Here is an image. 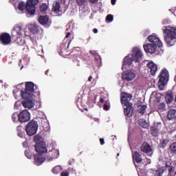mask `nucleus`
I'll return each instance as SVG.
<instances>
[{
	"label": "nucleus",
	"mask_w": 176,
	"mask_h": 176,
	"mask_svg": "<svg viewBox=\"0 0 176 176\" xmlns=\"http://www.w3.org/2000/svg\"><path fill=\"white\" fill-rule=\"evenodd\" d=\"M35 93V84L32 82H27L25 85V89L21 91V97L24 100L22 105L24 108L31 109L35 107V100H31Z\"/></svg>",
	"instance_id": "1"
},
{
	"label": "nucleus",
	"mask_w": 176,
	"mask_h": 176,
	"mask_svg": "<svg viewBox=\"0 0 176 176\" xmlns=\"http://www.w3.org/2000/svg\"><path fill=\"white\" fill-rule=\"evenodd\" d=\"M164 41L168 47L174 46L176 43V27L170 25L164 26L162 28Z\"/></svg>",
	"instance_id": "2"
},
{
	"label": "nucleus",
	"mask_w": 176,
	"mask_h": 176,
	"mask_svg": "<svg viewBox=\"0 0 176 176\" xmlns=\"http://www.w3.org/2000/svg\"><path fill=\"white\" fill-rule=\"evenodd\" d=\"M147 39L150 43L143 45L146 53L153 54L154 53H156V49H157V47L159 49H160V47H163V43H162L160 38L156 37V36L151 35L148 36Z\"/></svg>",
	"instance_id": "3"
},
{
	"label": "nucleus",
	"mask_w": 176,
	"mask_h": 176,
	"mask_svg": "<svg viewBox=\"0 0 176 176\" xmlns=\"http://www.w3.org/2000/svg\"><path fill=\"white\" fill-rule=\"evenodd\" d=\"M141 60H142V52L139 48L135 47L133 50L132 54H129L124 58L122 67H130L133 64V61L140 63Z\"/></svg>",
	"instance_id": "4"
},
{
	"label": "nucleus",
	"mask_w": 176,
	"mask_h": 176,
	"mask_svg": "<svg viewBox=\"0 0 176 176\" xmlns=\"http://www.w3.org/2000/svg\"><path fill=\"white\" fill-rule=\"evenodd\" d=\"M25 131L29 137H32L36 134L38 131V122L34 120L30 121L25 127Z\"/></svg>",
	"instance_id": "5"
},
{
	"label": "nucleus",
	"mask_w": 176,
	"mask_h": 176,
	"mask_svg": "<svg viewBox=\"0 0 176 176\" xmlns=\"http://www.w3.org/2000/svg\"><path fill=\"white\" fill-rule=\"evenodd\" d=\"M39 3V0H28L26 3V10L29 14H35L36 5Z\"/></svg>",
	"instance_id": "6"
},
{
	"label": "nucleus",
	"mask_w": 176,
	"mask_h": 176,
	"mask_svg": "<svg viewBox=\"0 0 176 176\" xmlns=\"http://www.w3.org/2000/svg\"><path fill=\"white\" fill-rule=\"evenodd\" d=\"M31 120V113L28 110H23L19 113V122L27 123Z\"/></svg>",
	"instance_id": "7"
},
{
	"label": "nucleus",
	"mask_w": 176,
	"mask_h": 176,
	"mask_svg": "<svg viewBox=\"0 0 176 176\" xmlns=\"http://www.w3.org/2000/svg\"><path fill=\"white\" fill-rule=\"evenodd\" d=\"M35 151L38 155H42V153H46L47 152V148H46V142H40L36 143L34 146Z\"/></svg>",
	"instance_id": "8"
},
{
	"label": "nucleus",
	"mask_w": 176,
	"mask_h": 176,
	"mask_svg": "<svg viewBox=\"0 0 176 176\" xmlns=\"http://www.w3.org/2000/svg\"><path fill=\"white\" fill-rule=\"evenodd\" d=\"M168 71L166 69H163L159 75V83L162 86H164V85H166V82L168 80Z\"/></svg>",
	"instance_id": "9"
},
{
	"label": "nucleus",
	"mask_w": 176,
	"mask_h": 176,
	"mask_svg": "<svg viewBox=\"0 0 176 176\" xmlns=\"http://www.w3.org/2000/svg\"><path fill=\"white\" fill-rule=\"evenodd\" d=\"M162 129V123L155 122L150 129V133L153 137H159V132Z\"/></svg>",
	"instance_id": "10"
},
{
	"label": "nucleus",
	"mask_w": 176,
	"mask_h": 176,
	"mask_svg": "<svg viewBox=\"0 0 176 176\" xmlns=\"http://www.w3.org/2000/svg\"><path fill=\"white\" fill-rule=\"evenodd\" d=\"M0 41L2 45H10V43H12V36H10L9 33H2L0 35Z\"/></svg>",
	"instance_id": "11"
},
{
	"label": "nucleus",
	"mask_w": 176,
	"mask_h": 176,
	"mask_svg": "<svg viewBox=\"0 0 176 176\" xmlns=\"http://www.w3.org/2000/svg\"><path fill=\"white\" fill-rule=\"evenodd\" d=\"M58 156H60V153H58V149H52V151L46 153V159L48 162H52V160L57 159Z\"/></svg>",
	"instance_id": "12"
},
{
	"label": "nucleus",
	"mask_w": 176,
	"mask_h": 176,
	"mask_svg": "<svg viewBox=\"0 0 176 176\" xmlns=\"http://www.w3.org/2000/svg\"><path fill=\"white\" fill-rule=\"evenodd\" d=\"M146 67L151 75H156V72H157V65L156 64L151 61L147 63Z\"/></svg>",
	"instance_id": "13"
},
{
	"label": "nucleus",
	"mask_w": 176,
	"mask_h": 176,
	"mask_svg": "<svg viewBox=\"0 0 176 176\" xmlns=\"http://www.w3.org/2000/svg\"><path fill=\"white\" fill-rule=\"evenodd\" d=\"M132 157L133 159V162H135L137 163V167H141V163H142V155L138 153V151H134L132 153Z\"/></svg>",
	"instance_id": "14"
},
{
	"label": "nucleus",
	"mask_w": 176,
	"mask_h": 176,
	"mask_svg": "<svg viewBox=\"0 0 176 176\" xmlns=\"http://www.w3.org/2000/svg\"><path fill=\"white\" fill-rule=\"evenodd\" d=\"M134 78H135V73L132 70L126 72V74H123L122 76V79H123V80H127L128 82L133 80Z\"/></svg>",
	"instance_id": "15"
},
{
	"label": "nucleus",
	"mask_w": 176,
	"mask_h": 176,
	"mask_svg": "<svg viewBox=\"0 0 176 176\" xmlns=\"http://www.w3.org/2000/svg\"><path fill=\"white\" fill-rule=\"evenodd\" d=\"M140 151L144 152V153H149V152H152V147H151V145L148 142H144L140 147Z\"/></svg>",
	"instance_id": "16"
},
{
	"label": "nucleus",
	"mask_w": 176,
	"mask_h": 176,
	"mask_svg": "<svg viewBox=\"0 0 176 176\" xmlns=\"http://www.w3.org/2000/svg\"><path fill=\"white\" fill-rule=\"evenodd\" d=\"M41 155L42 154H38L34 156V162L36 166H41V164H42V163H43V162L45 160V158L42 157Z\"/></svg>",
	"instance_id": "17"
},
{
	"label": "nucleus",
	"mask_w": 176,
	"mask_h": 176,
	"mask_svg": "<svg viewBox=\"0 0 176 176\" xmlns=\"http://www.w3.org/2000/svg\"><path fill=\"white\" fill-rule=\"evenodd\" d=\"M166 168H167L168 173V176H173V174H174V171H175V167L173 166V164L170 162H166L165 164Z\"/></svg>",
	"instance_id": "18"
},
{
	"label": "nucleus",
	"mask_w": 176,
	"mask_h": 176,
	"mask_svg": "<svg viewBox=\"0 0 176 176\" xmlns=\"http://www.w3.org/2000/svg\"><path fill=\"white\" fill-rule=\"evenodd\" d=\"M131 100V95L129 94H124L121 96V102L122 104H125L127 107V104H129V101Z\"/></svg>",
	"instance_id": "19"
},
{
	"label": "nucleus",
	"mask_w": 176,
	"mask_h": 176,
	"mask_svg": "<svg viewBox=\"0 0 176 176\" xmlns=\"http://www.w3.org/2000/svg\"><path fill=\"white\" fill-rule=\"evenodd\" d=\"M38 23L42 25H46L49 23V16H41L38 18Z\"/></svg>",
	"instance_id": "20"
},
{
	"label": "nucleus",
	"mask_w": 176,
	"mask_h": 176,
	"mask_svg": "<svg viewBox=\"0 0 176 176\" xmlns=\"http://www.w3.org/2000/svg\"><path fill=\"white\" fill-rule=\"evenodd\" d=\"M28 30L32 34H36V32H39V29L38 28V25L35 24L29 25Z\"/></svg>",
	"instance_id": "21"
},
{
	"label": "nucleus",
	"mask_w": 176,
	"mask_h": 176,
	"mask_svg": "<svg viewBox=\"0 0 176 176\" xmlns=\"http://www.w3.org/2000/svg\"><path fill=\"white\" fill-rule=\"evenodd\" d=\"M124 113L125 116H128V118H131V116H133V108L131 107H127L124 109Z\"/></svg>",
	"instance_id": "22"
},
{
	"label": "nucleus",
	"mask_w": 176,
	"mask_h": 176,
	"mask_svg": "<svg viewBox=\"0 0 176 176\" xmlns=\"http://www.w3.org/2000/svg\"><path fill=\"white\" fill-rule=\"evenodd\" d=\"M164 170L165 169L164 168H159L158 169L153 171V174L155 176H163Z\"/></svg>",
	"instance_id": "23"
},
{
	"label": "nucleus",
	"mask_w": 176,
	"mask_h": 176,
	"mask_svg": "<svg viewBox=\"0 0 176 176\" xmlns=\"http://www.w3.org/2000/svg\"><path fill=\"white\" fill-rule=\"evenodd\" d=\"M175 117H176L175 110H170L168 112L167 118L169 120H173V119L175 118Z\"/></svg>",
	"instance_id": "24"
},
{
	"label": "nucleus",
	"mask_w": 176,
	"mask_h": 176,
	"mask_svg": "<svg viewBox=\"0 0 176 176\" xmlns=\"http://www.w3.org/2000/svg\"><path fill=\"white\" fill-rule=\"evenodd\" d=\"M16 131L18 136L20 137L21 138H23L24 135V131H23V126L19 125L16 127Z\"/></svg>",
	"instance_id": "25"
},
{
	"label": "nucleus",
	"mask_w": 176,
	"mask_h": 176,
	"mask_svg": "<svg viewBox=\"0 0 176 176\" xmlns=\"http://www.w3.org/2000/svg\"><path fill=\"white\" fill-rule=\"evenodd\" d=\"M60 3L56 2V3L53 5L52 10L53 12H55V13H60Z\"/></svg>",
	"instance_id": "26"
},
{
	"label": "nucleus",
	"mask_w": 176,
	"mask_h": 176,
	"mask_svg": "<svg viewBox=\"0 0 176 176\" xmlns=\"http://www.w3.org/2000/svg\"><path fill=\"white\" fill-rule=\"evenodd\" d=\"M157 109L159 111V112H164V111H166V103H160L157 107Z\"/></svg>",
	"instance_id": "27"
},
{
	"label": "nucleus",
	"mask_w": 176,
	"mask_h": 176,
	"mask_svg": "<svg viewBox=\"0 0 176 176\" xmlns=\"http://www.w3.org/2000/svg\"><path fill=\"white\" fill-rule=\"evenodd\" d=\"M63 171V168H61V166H56L52 169V173L54 174H60Z\"/></svg>",
	"instance_id": "28"
},
{
	"label": "nucleus",
	"mask_w": 176,
	"mask_h": 176,
	"mask_svg": "<svg viewBox=\"0 0 176 176\" xmlns=\"http://www.w3.org/2000/svg\"><path fill=\"white\" fill-rule=\"evenodd\" d=\"M165 100H166V102H168V104H170V102H171V101H173V100H174L173 94H167L165 96Z\"/></svg>",
	"instance_id": "29"
},
{
	"label": "nucleus",
	"mask_w": 176,
	"mask_h": 176,
	"mask_svg": "<svg viewBox=\"0 0 176 176\" xmlns=\"http://www.w3.org/2000/svg\"><path fill=\"white\" fill-rule=\"evenodd\" d=\"M146 111V104H143L140 106V108L138 109V113L144 115Z\"/></svg>",
	"instance_id": "30"
},
{
	"label": "nucleus",
	"mask_w": 176,
	"mask_h": 176,
	"mask_svg": "<svg viewBox=\"0 0 176 176\" xmlns=\"http://www.w3.org/2000/svg\"><path fill=\"white\" fill-rule=\"evenodd\" d=\"M12 120L14 123L19 122V114L18 113H14L12 116Z\"/></svg>",
	"instance_id": "31"
},
{
	"label": "nucleus",
	"mask_w": 176,
	"mask_h": 176,
	"mask_svg": "<svg viewBox=\"0 0 176 176\" xmlns=\"http://www.w3.org/2000/svg\"><path fill=\"white\" fill-rule=\"evenodd\" d=\"M170 149L173 153H176V142L170 144Z\"/></svg>",
	"instance_id": "32"
},
{
	"label": "nucleus",
	"mask_w": 176,
	"mask_h": 176,
	"mask_svg": "<svg viewBox=\"0 0 176 176\" xmlns=\"http://www.w3.org/2000/svg\"><path fill=\"white\" fill-rule=\"evenodd\" d=\"M25 8V5L24 4V2L23 1L19 2L18 5L19 10H24Z\"/></svg>",
	"instance_id": "33"
},
{
	"label": "nucleus",
	"mask_w": 176,
	"mask_h": 176,
	"mask_svg": "<svg viewBox=\"0 0 176 176\" xmlns=\"http://www.w3.org/2000/svg\"><path fill=\"white\" fill-rule=\"evenodd\" d=\"M40 10L41 12H46V10H47V5H46V3H43L40 6Z\"/></svg>",
	"instance_id": "34"
},
{
	"label": "nucleus",
	"mask_w": 176,
	"mask_h": 176,
	"mask_svg": "<svg viewBox=\"0 0 176 176\" xmlns=\"http://www.w3.org/2000/svg\"><path fill=\"white\" fill-rule=\"evenodd\" d=\"M167 144H168V140L164 139L160 143V147L161 148H166V146L167 145Z\"/></svg>",
	"instance_id": "35"
},
{
	"label": "nucleus",
	"mask_w": 176,
	"mask_h": 176,
	"mask_svg": "<svg viewBox=\"0 0 176 176\" xmlns=\"http://www.w3.org/2000/svg\"><path fill=\"white\" fill-rule=\"evenodd\" d=\"M14 30L16 32L19 36H21V27H15Z\"/></svg>",
	"instance_id": "36"
},
{
	"label": "nucleus",
	"mask_w": 176,
	"mask_h": 176,
	"mask_svg": "<svg viewBox=\"0 0 176 176\" xmlns=\"http://www.w3.org/2000/svg\"><path fill=\"white\" fill-rule=\"evenodd\" d=\"M106 20H107V21H113V15L108 14L106 17Z\"/></svg>",
	"instance_id": "37"
},
{
	"label": "nucleus",
	"mask_w": 176,
	"mask_h": 176,
	"mask_svg": "<svg viewBox=\"0 0 176 176\" xmlns=\"http://www.w3.org/2000/svg\"><path fill=\"white\" fill-rule=\"evenodd\" d=\"M39 140H41V136H39L38 135H35L34 137V141H35V142H36V144H38V141H39Z\"/></svg>",
	"instance_id": "38"
},
{
	"label": "nucleus",
	"mask_w": 176,
	"mask_h": 176,
	"mask_svg": "<svg viewBox=\"0 0 176 176\" xmlns=\"http://www.w3.org/2000/svg\"><path fill=\"white\" fill-rule=\"evenodd\" d=\"M76 2L79 6H82L85 3V0H76Z\"/></svg>",
	"instance_id": "39"
},
{
	"label": "nucleus",
	"mask_w": 176,
	"mask_h": 176,
	"mask_svg": "<svg viewBox=\"0 0 176 176\" xmlns=\"http://www.w3.org/2000/svg\"><path fill=\"white\" fill-rule=\"evenodd\" d=\"M60 176H69V173L65 172V171H63L60 173Z\"/></svg>",
	"instance_id": "40"
},
{
	"label": "nucleus",
	"mask_w": 176,
	"mask_h": 176,
	"mask_svg": "<svg viewBox=\"0 0 176 176\" xmlns=\"http://www.w3.org/2000/svg\"><path fill=\"white\" fill-rule=\"evenodd\" d=\"M146 122L144 121V120H142L141 121L139 122L140 126H144V124H146Z\"/></svg>",
	"instance_id": "41"
},
{
	"label": "nucleus",
	"mask_w": 176,
	"mask_h": 176,
	"mask_svg": "<svg viewBox=\"0 0 176 176\" xmlns=\"http://www.w3.org/2000/svg\"><path fill=\"white\" fill-rule=\"evenodd\" d=\"M103 109L104 111H108V109H109V106H108V104H104L103 106Z\"/></svg>",
	"instance_id": "42"
},
{
	"label": "nucleus",
	"mask_w": 176,
	"mask_h": 176,
	"mask_svg": "<svg viewBox=\"0 0 176 176\" xmlns=\"http://www.w3.org/2000/svg\"><path fill=\"white\" fill-rule=\"evenodd\" d=\"M100 145H104V144H105V140H104V138H100Z\"/></svg>",
	"instance_id": "43"
},
{
	"label": "nucleus",
	"mask_w": 176,
	"mask_h": 176,
	"mask_svg": "<svg viewBox=\"0 0 176 176\" xmlns=\"http://www.w3.org/2000/svg\"><path fill=\"white\" fill-rule=\"evenodd\" d=\"M25 155L27 156L28 159H31V156H28L30 155V153L27 151H25Z\"/></svg>",
	"instance_id": "44"
},
{
	"label": "nucleus",
	"mask_w": 176,
	"mask_h": 176,
	"mask_svg": "<svg viewBox=\"0 0 176 176\" xmlns=\"http://www.w3.org/2000/svg\"><path fill=\"white\" fill-rule=\"evenodd\" d=\"M70 36H71V32H67L65 39H68V38H69Z\"/></svg>",
	"instance_id": "45"
},
{
	"label": "nucleus",
	"mask_w": 176,
	"mask_h": 176,
	"mask_svg": "<svg viewBox=\"0 0 176 176\" xmlns=\"http://www.w3.org/2000/svg\"><path fill=\"white\" fill-rule=\"evenodd\" d=\"M91 3H96V2H98V0H89Z\"/></svg>",
	"instance_id": "46"
},
{
	"label": "nucleus",
	"mask_w": 176,
	"mask_h": 176,
	"mask_svg": "<svg viewBox=\"0 0 176 176\" xmlns=\"http://www.w3.org/2000/svg\"><path fill=\"white\" fill-rule=\"evenodd\" d=\"M111 5H116V0H111Z\"/></svg>",
	"instance_id": "47"
},
{
	"label": "nucleus",
	"mask_w": 176,
	"mask_h": 176,
	"mask_svg": "<svg viewBox=\"0 0 176 176\" xmlns=\"http://www.w3.org/2000/svg\"><path fill=\"white\" fill-rule=\"evenodd\" d=\"M93 32H94V34H97V33L98 32V30L97 28H94V29L93 30Z\"/></svg>",
	"instance_id": "48"
},
{
	"label": "nucleus",
	"mask_w": 176,
	"mask_h": 176,
	"mask_svg": "<svg viewBox=\"0 0 176 176\" xmlns=\"http://www.w3.org/2000/svg\"><path fill=\"white\" fill-rule=\"evenodd\" d=\"M93 79V76H90L89 78H88V82H91Z\"/></svg>",
	"instance_id": "49"
},
{
	"label": "nucleus",
	"mask_w": 176,
	"mask_h": 176,
	"mask_svg": "<svg viewBox=\"0 0 176 176\" xmlns=\"http://www.w3.org/2000/svg\"><path fill=\"white\" fill-rule=\"evenodd\" d=\"M100 102L101 104H104V98H100Z\"/></svg>",
	"instance_id": "50"
},
{
	"label": "nucleus",
	"mask_w": 176,
	"mask_h": 176,
	"mask_svg": "<svg viewBox=\"0 0 176 176\" xmlns=\"http://www.w3.org/2000/svg\"><path fill=\"white\" fill-rule=\"evenodd\" d=\"M89 53H90V54H92L93 56H94V52L90 51Z\"/></svg>",
	"instance_id": "51"
},
{
	"label": "nucleus",
	"mask_w": 176,
	"mask_h": 176,
	"mask_svg": "<svg viewBox=\"0 0 176 176\" xmlns=\"http://www.w3.org/2000/svg\"><path fill=\"white\" fill-rule=\"evenodd\" d=\"M60 54H61L62 56H64V51H61V52H60Z\"/></svg>",
	"instance_id": "52"
},
{
	"label": "nucleus",
	"mask_w": 176,
	"mask_h": 176,
	"mask_svg": "<svg viewBox=\"0 0 176 176\" xmlns=\"http://www.w3.org/2000/svg\"><path fill=\"white\" fill-rule=\"evenodd\" d=\"M76 52V48H74L73 53H75Z\"/></svg>",
	"instance_id": "53"
},
{
	"label": "nucleus",
	"mask_w": 176,
	"mask_h": 176,
	"mask_svg": "<svg viewBox=\"0 0 176 176\" xmlns=\"http://www.w3.org/2000/svg\"><path fill=\"white\" fill-rule=\"evenodd\" d=\"M48 73H49V69H47V70L45 72V75H47Z\"/></svg>",
	"instance_id": "54"
},
{
	"label": "nucleus",
	"mask_w": 176,
	"mask_h": 176,
	"mask_svg": "<svg viewBox=\"0 0 176 176\" xmlns=\"http://www.w3.org/2000/svg\"><path fill=\"white\" fill-rule=\"evenodd\" d=\"M69 43H71V40L69 41V42L67 44V47L69 46Z\"/></svg>",
	"instance_id": "55"
},
{
	"label": "nucleus",
	"mask_w": 176,
	"mask_h": 176,
	"mask_svg": "<svg viewBox=\"0 0 176 176\" xmlns=\"http://www.w3.org/2000/svg\"><path fill=\"white\" fill-rule=\"evenodd\" d=\"M120 154L119 153H117V156H119Z\"/></svg>",
	"instance_id": "56"
}]
</instances>
